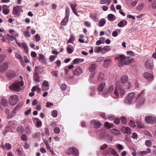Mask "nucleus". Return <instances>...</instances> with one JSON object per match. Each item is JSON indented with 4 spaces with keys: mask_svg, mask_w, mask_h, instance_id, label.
I'll return each mask as SVG.
<instances>
[{
    "mask_svg": "<svg viewBox=\"0 0 156 156\" xmlns=\"http://www.w3.org/2000/svg\"><path fill=\"white\" fill-rule=\"evenodd\" d=\"M128 79V77L126 76H122L121 78V82L122 83H125L124 84V88L128 90L132 89L134 85H135V87H138V82H137V80H130L128 82H126Z\"/></svg>",
    "mask_w": 156,
    "mask_h": 156,
    "instance_id": "f257e3e1",
    "label": "nucleus"
},
{
    "mask_svg": "<svg viewBox=\"0 0 156 156\" xmlns=\"http://www.w3.org/2000/svg\"><path fill=\"white\" fill-rule=\"evenodd\" d=\"M115 59L119 61L118 64L120 67H122L124 64L128 65L134 61V59H129V57H125L122 55L116 57Z\"/></svg>",
    "mask_w": 156,
    "mask_h": 156,
    "instance_id": "f03ea898",
    "label": "nucleus"
},
{
    "mask_svg": "<svg viewBox=\"0 0 156 156\" xmlns=\"http://www.w3.org/2000/svg\"><path fill=\"white\" fill-rule=\"evenodd\" d=\"M116 87L115 88L114 93L115 95L117 97H122L125 94V92L124 89L122 88L119 82H117L116 83Z\"/></svg>",
    "mask_w": 156,
    "mask_h": 156,
    "instance_id": "7ed1b4c3",
    "label": "nucleus"
},
{
    "mask_svg": "<svg viewBox=\"0 0 156 156\" xmlns=\"http://www.w3.org/2000/svg\"><path fill=\"white\" fill-rule=\"evenodd\" d=\"M145 101V99L144 96L143 91L141 92L138 95L137 98H136V107L137 108L140 107L144 104Z\"/></svg>",
    "mask_w": 156,
    "mask_h": 156,
    "instance_id": "20e7f679",
    "label": "nucleus"
},
{
    "mask_svg": "<svg viewBox=\"0 0 156 156\" xmlns=\"http://www.w3.org/2000/svg\"><path fill=\"white\" fill-rule=\"evenodd\" d=\"M135 94L134 92L129 93L127 95L125 100V103L126 105H130L132 102L133 100L135 98Z\"/></svg>",
    "mask_w": 156,
    "mask_h": 156,
    "instance_id": "39448f33",
    "label": "nucleus"
},
{
    "mask_svg": "<svg viewBox=\"0 0 156 156\" xmlns=\"http://www.w3.org/2000/svg\"><path fill=\"white\" fill-rule=\"evenodd\" d=\"M20 84L19 82L12 83L9 86V88L12 90L19 92L20 90Z\"/></svg>",
    "mask_w": 156,
    "mask_h": 156,
    "instance_id": "423d86ee",
    "label": "nucleus"
},
{
    "mask_svg": "<svg viewBox=\"0 0 156 156\" xmlns=\"http://www.w3.org/2000/svg\"><path fill=\"white\" fill-rule=\"evenodd\" d=\"M145 121L147 124H154L156 122V118L152 115H147L145 116Z\"/></svg>",
    "mask_w": 156,
    "mask_h": 156,
    "instance_id": "0eeeda50",
    "label": "nucleus"
},
{
    "mask_svg": "<svg viewBox=\"0 0 156 156\" xmlns=\"http://www.w3.org/2000/svg\"><path fill=\"white\" fill-rule=\"evenodd\" d=\"M9 101L11 105H14L18 102V97L16 95H13L9 97Z\"/></svg>",
    "mask_w": 156,
    "mask_h": 156,
    "instance_id": "6e6552de",
    "label": "nucleus"
},
{
    "mask_svg": "<svg viewBox=\"0 0 156 156\" xmlns=\"http://www.w3.org/2000/svg\"><path fill=\"white\" fill-rule=\"evenodd\" d=\"M66 153L68 155L72 154L74 156H78L79 155L78 150L77 148L74 147L70 148L69 149L67 150Z\"/></svg>",
    "mask_w": 156,
    "mask_h": 156,
    "instance_id": "1a4fd4ad",
    "label": "nucleus"
},
{
    "mask_svg": "<svg viewBox=\"0 0 156 156\" xmlns=\"http://www.w3.org/2000/svg\"><path fill=\"white\" fill-rule=\"evenodd\" d=\"M100 136L101 139H103L105 137V138L109 140H110L111 139V136L109 135L107 133L106 130L105 129H102L101 130L100 133Z\"/></svg>",
    "mask_w": 156,
    "mask_h": 156,
    "instance_id": "9d476101",
    "label": "nucleus"
},
{
    "mask_svg": "<svg viewBox=\"0 0 156 156\" xmlns=\"http://www.w3.org/2000/svg\"><path fill=\"white\" fill-rule=\"evenodd\" d=\"M145 66L146 69H150L153 67V60L152 59H148L146 60L145 62Z\"/></svg>",
    "mask_w": 156,
    "mask_h": 156,
    "instance_id": "9b49d317",
    "label": "nucleus"
},
{
    "mask_svg": "<svg viewBox=\"0 0 156 156\" xmlns=\"http://www.w3.org/2000/svg\"><path fill=\"white\" fill-rule=\"evenodd\" d=\"M107 154L109 155H113L114 156H119L117 151L114 149L109 147L107 151Z\"/></svg>",
    "mask_w": 156,
    "mask_h": 156,
    "instance_id": "f8f14e48",
    "label": "nucleus"
},
{
    "mask_svg": "<svg viewBox=\"0 0 156 156\" xmlns=\"http://www.w3.org/2000/svg\"><path fill=\"white\" fill-rule=\"evenodd\" d=\"M97 66L95 64H92L90 65L89 67L90 72L91 73V75L90 76V78L93 77L95 74V71L96 68Z\"/></svg>",
    "mask_w": 156,
    "mask_h": 156,
    "instance_id": "ddd939ff",
    "label": "nucleus"
},
{
    "mask_svg": "<svg viewBox=\"0 0 156 156\" xmlns=\"http://www.w3.org/2000/svg\"><path fill=\"white\" fill-rule=\"evenodd\" d=\"M8 69V64L7 63H4L0 65V72L2 73L5 72Z\"/></svg>",
    "mask_w": 156,
    "mask_h": 156,
    "instance_id": "4468645a",
    "label": "nucleus"
},
{
    "mask_svg": "<svg viewBox=\"0 0 156 156\" xmlns=\"http://www.w3.org/2000/svg\"><path fill=\"white\" fill-rule=\"evenodd\" d=\"M121 131L124 133L129 134L131 133L130 128L128 127L122 126L121 128Z\"/></svg>",
    "mask_w": 156,
    "mask_h": 156,
    "instance_id": "2eb2a0df",
    "label": "nucleus"
},
{
    "mask_svg": "<svg viewBox=\"0 0 156 156\" xmlns=\"http://www.w3.org/2000/svg\"><path fill=\"white\" fill-rule=\"evenodd\" d=\"M91 124L94 126V128H98L101 126V123L99 121H96L94 120L91 122Z\"/></svg>",
    "mask_w": 156,
    "mask_h": 156,
    "instance_id": "dca6fc26",
    "label": "nucleus"
},
{
    "mask_svg": "<svg viewBox=\"0 0 156 156\" xmlns=\"http://www.w3.org/2000/svg\"><path fill=\"white\" fill-rule=\"evenodd\" d=\"M144 76L146 79L149 81L151 80L153 78V76L152 75L148 73H145L144 75Z\"/></svg>",
    "mask_w": 156,
    "mask_h": 156,
    "instance_id": "f3484780",
    "label": "nucleus"
},
{
    "mask_svg": "<svg viewBox=\"0 0 156 156\" xmlns=\"http://www.w3.org/2000/svg\"><path fill=\"white\" fill-rule=\"evenodd\" d=\"M21 8L19 6L14 7L13 9V14L14 15H17L20 12Z\"/></svg>",
    "mask_w": 156,
    "mask_h": 156,
    "instance_id": "a211bd4d",
    "label": "nucleus"
},
{
    "mask_svg": "<svg viewBox=\"0 0 156 156\" xmlns=\"http://www.w3.org/2000/svg\"><path fill=\"white\" fill-rule=\"evenodd\" d=\"M114 89V88L113 86L112 85H111L107 90V94H106L105 93H104L103 94L104 97H106L107 96V94L112 93Z\"/></svg>",
    "mask_w": 156,
    "mask_h": 156,
    "instance_id": "6ab92c4d",
    "label": "nucleus"
},
{
    "mask_svg": "<svg viewBox=\"0 0 156 156\" xmlns=\"http://www.w3.org/2000/svg\"><path fill=\"white\" fill-rule=\"evenodd\" d=\"M38 59L40 61L44 63H45L46 62V59L43 54H40L39 55Z\"/></svg>",
    "mask_w": 156,
    "mask_h": 156,
    "instance_id": "aec40b11",
    "label": "nucleus"
},
{
    "mask_svg": "<svg viewBox=\"0 0 156 156\" xmlns=\"http://www.w3.org/2000/svg\"><path fill=\"white\" fill-rule=\"evenodd\" d=\"M82 73V69L80 67H77L73 72V74L75 75H80Z\"/></svg>",
    "mask_w": 156,
    "mask_h": 156,
    "instance_id": "412c9836",
    "label": "nucleus"
},
{
    "mask_svg": "<svg viewBox=\"0 0 156 156\" xmlns=\"http://www.w3.org/2000/svg\"><path fill=\"white\" fill-rule=\"evenodd\" d=\"M33 79L34 80L37 82H40V78L39 75L37 73H34Z\"/></svg>",
    "mask_w": 156,
    "mask_h": 156,
    "instance_id": "4be33fe9",
    "label": "nucleus"
},
{
    "mask_svg": "<svg viewBox=\"0 0 156 156\" xmlns=\"http://www.w3.org/2000/svg\"><path fill=\"white\" fill-rule=\"evenodd\" d=\"M111 133L112 135H118L120 134V131L118 129H113L111 130Z\"/></svg>",
    "mask_w": 156,
    "mask_h": 156,
    "instance_id": "5701e85b",
    "label": "nucleus"
},
{
    "mask_svg": "<svg viewBox=\"0 0 156 156\" xmlns=\"http://www.w3.org/2000/svg\"><path fill=\"white\" fill-rule=\"evenodd\" d=\"M69 20V16H66L64 19L62 21L61 24L63 26H65L66 25Z\"/></svg>",
    "mask_w": 156,
    "mask_h": 156,
    "instance_id": "b1692460",
    "label": "nucleus"
},
{
    "mask_svg": "<svg viewBox=\"0 0 156 156\" xmlns=\"http://www.w3.org/2000/svg\"><path fill=\"white\" fill-rule=\"evenodd\" d=\"M107 17L108 20L110 21H112L116 19L115 16L112 14H108V15Z\"/></svg>",
    "mask_w": 156,
    "mask_h": 156,
    "instance_id": "393cba45",
    "label": "nucleus"
},
{
    "mask_svg": "<svg viewBox=\"0 0 156 156\" xmlns=\"http://www.w3.org/2000/svg\"><path fill=\"white\" fill-rule=\"evenodd\" d=\"M127 22L126 20L121 21L118 24L119 27H123L127 24Z\"/></svg>",
    "mask_w": 156,
    "mask_h": 156,
    "instance_id": "a878e982",
    "label": "nucleus"
},
{
    "mask_svg": "<svg viewBox=\"0 0 156 156\" xmlns=\"http://www.w3.org/2000/svg\"><path fill=\"white\" fill-rule=\"evenodd\" d=\"M66 49L69 53H71L73 51V47L71 45L69 44L67 47Z\"/></svg>",
    "mask_w": 156,
    "mask_h": 156,
    "instance_id": "bb28decb",
    "label": "nucleus"
},
{
    "mask_svg": "<svg viewBox=\"0 0 156 156\" xmlns=\"http://www.w3.org/2000/svg\"><path fill=\"white\" fill-rule=\"evenodd\" d=\"M21 105L20 103H19L12 111V113L15 114L20 109Z\"/></svg>",
    "mask_w": 156,
    "mask_h": 156,
    "instance_id": "cd10ccee",
    "label": "nucleus"
},
{
    "mask_svg": "<svg viewBox=\"0 0 156 156\" xmlns=\"http://www.w3.org/2000/svg\"><path fill=\"white\" fill-rule=\"evenodd\" d=\"M31 90L32 92H34L36 90L37 92L39 93L41 91V89L39 87V85H38L34 86L32 87Z\"/></svg>",
    "mask_w": 156,
    "mask_h": 156,
    "instance_id": "c85d7f7f",
    "label": "nucleus"
},
{
    "mask_svg": "<svg viewBox=\"0 0 156 156\" xmlns=\"http://www.w3.org/2000/svg\"><path fill=\"white\" fill-rule=\"evenodd\" d=\"M5 114L7 115L8 119L12 118L14 115L13 113L10 114V111L8 109H5Z\"/></svg>",
    "mask_w": 156,
    "mask_h": 156,
    "instance_id": "c756f323",
    "label": "nucleus"
},
{
    "mask_svg": "<svg viewBox=\"0 0 156 156\" xmlns=\"http://www.w3.org/2000/svg\"><path fill=\"white\" fill-rule=\"evenodd\" d=\"M22 44L25 52L27 53H28L29 52V49L27 45L25 42H22Z\"/></svg>",
    "mask_w": 156,
    "mask_h": 156,
    "instance_id": "7c9ffc66",
    "label": "nucleus"
},
{
    "mask_svg": "<svg viewBox=\"0 0 156 156\" xmlns=\"http://www.w3.org/2000/svg\"><path fill=\"white\" fill-rule=\"evenodd\" d=\"M105 86V83H102L98 87V90L99 91H102Z\"/></svg>",
    "mask_w": 156,
    "mask_h": 156,
    "instance_id": "2f4dec72",
    "label": "nucleus"
},
{
    "mask_svg": "<svg viewBox=\"0 0 156 156\" xmlns=\"http://www.w3.org/2000/svg\"><path fill=\"white\" fill-rule=\"evenodd\" d=\"M83 60L80 58H76L73 61V64H77L83 62Z\"/></svg>",
    "mask_w": 156,
    "mask_h": 156,
    "instance_id": "473e14b6",
    "label": "nucleus"
},
{
    "mask_svg": "<svg viewBox=\"0 0 156 156\" xmlns=\"http://www.w3.org/2000/svg\"><path fill=\"white\" fill-rule=\"evenodd\" d=\"M6 75L8 78L11 79H13L15 77V73L13 72L9 73H7Z\"/></svg>",
    "mask_w": 156,
    "mask_h": 156,
    "instance_id": "72a5a7b5",
    "label": "nucleus"
},
{
    "mask_svg": "<svg viewBox=\"0 0 156 156\" xmlns=\"http://www.w3.org/2000/svg\"><path fill=\"white\" fill-rule=\"evenodd\" d=\"M15 57L16 58L19 60L20 63H22L23 62V59L22 56L19 53H16L15 54Z\"/></svg>",
    "mask_w": 156,
    "mask_h": 156,
    "instance_id": "f704fd0d",
    "label": "nucleus"
},
{
    "mask_svg": "<svg viewBox=\"0 0 156 156\" xmlns=\"http://www.w3.org/2000/svg\"><path fill=\"white\" fill-rule=\"evenodd\" d=\"M1 101V104L3 106L5 107L8 105V101L6 99L3 98L2 99Z\"/></svg>",
    "mask_w": 156,
    "mask_h": 156,
    "instance_id": "c9c22d12",
    "label": "nucleus"
},
{
    "mask_svg": "<svg viewBox=\"0 0 156 156\" xmlns=\"http://www.w3.org/2000/svg\"><path fill=\"white\" fill-rule=\"evenodd\" d=\"M110 50V47L108 46L104 47L102 48V53L104 54L106 52H107Z\"/></svg>",
    "mask_w": 156,
    "mask_h": 156,
    "instance_id": "e433bc0d",
    "label": "nucleus"
},
{
    "mask_svg": "<svg viewBox=\"0 0 156 156\" xmlns=\"http://www.w3.org/2000/svg\"><path fill=\"white\" fill-rule=\"evenodd\" d=\"M104 77V74L102 73H99L98 78V80L100 81L103 80Z\"/></svg>",
    "mask_w": 156,
    "mask_h": 156,
    "instance_id": "4c0bfd02",
    "label": "nucleus"
},
{
    "mask_svg": "<svg viewBox=\"0 0 156 156\" xmlns=\"http://www.w3.org/2000/svg\"><path fill=\"white\" fill-rule=\"evenodd\" d=\"M110 62L111 60L109 59H107L105 60L104 63V66L106 68L108 67L109 65V63Z\"/></svg>",
    "mask_w": 156,
    "mask_h": 156,
    "instance_id": "58836bf2",
    "label": "nucleus"
},
{
    "mask_svg": "<svg viewBox=\"0 0 156 156\" xmlns=\"http://www.w3.org/2000/svg\"><path fill=\"white\" fill-rule=\"evenodd\" d=\"M42 85L46 87L47 88V89H46V90H47L48 89L49 84L47 81L46 80L44 81L42 83Z\"/></svg>",
    "mask_w": 156,
    "mask_h": 156,
    "instance_id": "ea45409f",
    "label": "nucleus"
},
{
    "mask_svg": "<svg viewBox=\"0 0 156 156\" xmlns=\"http://www.w3.org/2000/svg\"><path fill=\"white\" fill-rule=\"evenodd\" d=\"M105 20L104 19H101L100 21L98 26L101 27H102L105 24Z\"/></svg>",
    "mask_w": 156,
    "mask_h": 156,
    "instance_id": "a19ab883",
    "label": "nucleus"
},
{
    "mask_svg": "<svg viewBox=\"0 0 156 156\" xmlns=\"http://www.w3.org/2000/svg\"><path fill=\"white\" fill-rule=\"evenodd\" d=\"M102 48L101 47H96L94 49V51L95 52H101L102 53Z\"/></svg>",
    "mask_w": 156,
    "mask_h": 156,
    "instance_id": "79ce46f5",
    "label": "nucleus"
},
{
    "mask_svg": "<svg viewBox=\"0 0 156 156\" xmlns=\"http://www.w3.org/2000/svg\"><path fill=\"white\" fill-rule=\"evenodd\" d=\"M105 127L107 129H110L112 127V125L110 124L108 122H106L105 123Z\"/></svg>",
    "mask_w": 156,
    "mask_h": 156,
    "instance_id": "37998d69",
    "label": "nucleus"
},
{
    "mask_svg": "<svg viewBox=\"0 0 156 156\" xmlns=\"http://www.w3.org/2000/svg\"><path fill=\"white\" fill-rule=\"evenodd\" d=\"M121 121L122 123L123 124L125 125L126 124L127 121L125 117L122 116L121 118Z\"/></svg>",
    "mask_w": 156,
    "mask_h": 156,
    "instance_id": "c03bdc74",
    "label": "nucleus"
},
{
    "mask_svg": "<svg viewBox=\"0 0 156 156\" xmlns=\"http://www.w3.org/2000/svg\"><path fill=\"white\" fill-rule=\"evenodd\" d=\"M144 6V5L143 4H140L137 6L136 9L138 10H141L143 8Z\"/></svg>",
    "mask_w": 156,
    "mask_h": 156,
    "instance_id": "a18cd8bd",
    "label": "nucleus"
},
{
    "mask_svg": "<svg viewBox=\"0 0 156 156\" xmlns=\"http://www.w3.org/2000/svg\"><path fill=\"white\" fill-rule=\"evenodd\" d=\"M75 38L72 35H71V36L69 38V39L68 40L67 42V44L69 43H72L74 41Z\"/></svg>",
    "mask_w": 156,
    "mask_h": 156,
    "instance_id": "49530a36",
    "label": "nucleus"
},
{
    "mask_svg": "<svg viewBox=\"0 0 156 156\" xmlns=\"http://www.w3.org/2000/svg\"><path fill=\"white\" fill-rule=\"evenodd\" d=\"M24 131V129L23 126H19L18 127V129H17V131L18 132H20V133H23Z\"/></svg>",
    "mask_w": 156,
    "mask_h": 156,
    "instance_id": "de8ad7c7",
    "label": "nucleus"
},
{
    "mask_svg": "<svg viewBox=\"0 0 156 156\" xmlns=\"http://www.w3.org/2000/svg\"><path fill=\"white\" fill-rule=\"evenodd\" d=\"M54 132L57 134H58L60 132V129L58 127H55L54 129Z\"/></svg>",
    "mask_w": 156,
    "mask_h": 156,
    "instance_id": "09e8293b",
    "label": "nucleus"
},
{
    "mask_svg": "<svg viewBox=\"0 0 156 156\" xmlns=\"http://www.w3.org/2000/svg\"><path fill=\"white\" fill-rule=\"evenodd\" d=\"M20 138L23 141H26L27 140V136L25 134L22 135Z\"/></svg>",
    "mask_w": 156,
    "mask_h": 156,
    "instance_id": "8fccbe9b",
    "label": "nucleus"
},
{
    "mask_svg": "<svg viewBox=\"0 0 156 156\" xmlns=\"http://www.w3.org/2000/svg\"><path fill=\"white\" fill-rule=\"evenodd\" d=\"M129 124L130 126L133 128H134L136 126L135 122L132 120L129 121Z\"/></svg>",
    "mask_w": 156,
    "mask_h": 156,
    "instance_id": "3c124183",
    "label": "nucleus"
},
{
    "mask_svg": "<svg viewBox=\"0 0 156 156\" xmlns=\"http://www.w3.org/2000/svg\"><path fill=\"white\" fill-rule=\"evenodd\" d=\"M5 146L6 149L8 150L12 148L11 144L9 143H6Z\"/></svg>",
    "mask_w": 156,
    "mask_h": 156,
    "instance_id": "603ef678",
    "label": "nucleus"
},
{
    "mask_svg": "<svg viewBox=\"0 0 156 156\" xmlns=\"http://www.w3.org/2000/svg\"><path fill=\"white\" fill-rule=\"evenodd\" d=\"M147 152L146 151H138L137 153L138 154L140 155L143 156L144 155H145L147 154Z\"/></svg>",
    "mask_w": 156,
    "mask_h": 156,
    "instance_id": "864d4df0",
    "label": "nucleus"
},
{
    "mask_svg": "<svg viewBox=\"0 0 156 156\" xmlns=\"http://www.w3.org/2000/svg\"><path fill=\"white\" fill-rule=\"evenodd\" d=\"M8 38L10 40L12 41H13L15 39V37L13 36V35H10L9 34H7V35Z\"/></svg>",
    "mask_w": 156,
    "mask_h": 156,
    "instance_id": "5fc2aeb1",
    "label": "nucleus"
},
{
    "mask_svg": "<svg viewBox=\"0 0 156 156\" xmlns=\"http://www.w3.org/2000/svg\"><path fill=\"white\" fill-rule=\"evenodd\" d=\"M116 147L119 150H122L124 149V147L123 146L119 144H118L116 145Z\"/></svg>",
    "mask_w": 156,
    "mask_h": 156,
    "instance_id": "6e6d98bb",
    "label": "nucleus"
},
{
    "mask_svg": "<svg viewBox=\"0 0 156 156\" xmlns=\"http://www.w3.org/2000/svg\"><path fill=\"white\" fill-rule=\"evenodd\" d=\"M51 115L53 117H56L57 115V112L56 110H54L51 112Z\"/></svg>",
    "mask_w": 156,
    "mask_h": 156,
    "instance_id": "4d7b16f0",
    "label": "nucleus"
},
{
    "mask_svg": "<svg viewBox=\"0 0 156 156\" xmlns=\"http://www.w3.org/2000/svg\"><path fill=\"white\" fill-rule=\"evenodd\" d=\"M145 145L148 147L151 146V142L150 140H147L145 141Z\"/></svg>",
    "mask_w": 156,
    "mask_h": 156,
    "instance_id": "13d9d810",
    "label": "nucleus"
},
{
    "mask_svg": "<svg viewBox=\"0 0 156 156\" xmlns=\"http://www.w3.org/2000/svg\"><path fill=\"white\" fill-rule=\"evenodd\" d=\"M107 147H108V145L106 144H104L102 145L101 146L100 149V150H104Z\"/></svg>",
    "mask_w": 156,
    "mask_h": 156,
    "instance_id": "bf43d9fd",
    "label": "nucleus"
},
{
    "mask_svg": "<svg viewBox=\"0 0 156 156\" xmlns=\"http://www.w3.org/2000/svg\"><path fill=\"white\" fill-rule=\"evenodd\" d=\"M24 35L26 37H30V34H29V31H26L24 32Z\"/></svg>",
    "mask_w": 156,
    "mask_h": 156,
    "instance_id": "052dcab7",
    "label": "nucleus"
},
{
    "mask_svg": "<svg viewBox=\"0 0 156 156\" xmlns=\"http://www.w3.org/2000/svg\"><path fill=\"white\" fill-rule=\"evenodd\" d=\"M120 120L119 118H117L116 119H115L114 121V123L118 125L120 122Z\"/></svg>",
    "mask_w": 156,
    "mask_h": 156,
    "instance_id": "680f3d73",
    "label": "nucleus"
},
{
    "mask_svg": "<svg viewBox=\"0 0 156 156\" xmlns=\"http://www.w3.org/2000/svg\"><path fill=\"white\" fill-rule=\"evenodd\" d=\"M66 88V85L65 84H62L61 86V90L63 91L65 90Z\"/></svg>",
    "mask_w": 156,
    "mask_h": 156,
    "instance_id": "e2e57ef3",
    "label": "nucleus"
},
{
    "mask_svg": "<svg viewBox=\"0 0 156 156\" xmlns=\"http://www.w3.org/2000/svg\"><path fill=\"white\" fill-rule=\"evenodd\" d=\"M90 17L93 20H95L96 19L95 15L94 13L91 14L90 16Z\"/></svg>",
    "mask_w": 156,
    "mask_h": 156,
    "instance_id": "0e129e2a",
    "label": "nucleus"
},
{
    "mask_svg": "<svg viewBox=\"0 0 156 156\" xmlns=\"http://www.w3.org/2000/svg\"><path fill=\"white\" fill-rule=\"evenodd\" d=\"M151 7L154 9H156V0L154 1L151 5Z\"/></svg>",
    "mask_w": 156,
    "mask_h": 156,
    "instance_id": "69168bd1",
    "label": "nucleus"
},
{
    "mask_svg": "<svg viewBox=\"0 0 156 156\" xmlns=\"http://www.w3.org/2000/svg\"><path fill=\"white\" fill-rule=\"evenodd\" d=\"M5 58V55H0V63L3 61Z\"/></svg>",
    "mask_w": 156,
    "mask_h": 156,
    "instance_id": "338daca9",
    "label": "nucleus"
},
{
    "mask_svg": "<svg viewBox=\"0 0 156 156\" xmlns=\"http://www.w3.org/2000/svg\"><path fill=\"white\" fill-rule=\"evenodd\" d=\"M131 137L133 139H136L137 137V135L136 133H132Z\"/></svg>",
    "mask_w": 156,
    "mask_h": 156,
    "instance_id": "774afa93",
    "label": "nucleus"
}]
</instances>
